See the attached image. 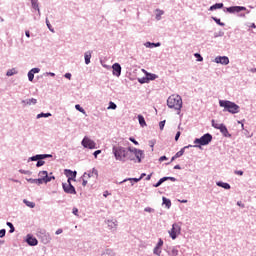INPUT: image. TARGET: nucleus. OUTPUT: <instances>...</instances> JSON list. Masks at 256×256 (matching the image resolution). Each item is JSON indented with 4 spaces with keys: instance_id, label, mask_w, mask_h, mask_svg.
Returning <instances> with one entry per match:
<instances>
[{
    "instance_id": "1",
    "label": "nucleus",
    "mask_w": 256,
    "mask_h": 256,
    "mask_svg": "<svg viewBox=\"0 0 256 256\" xmlns=\"http://www.w3.org/2000/svg\"><path fill=\"white\" fill-rule=\"evenodd\" d=\"M113 154L117 161H125L126 159L135 161L136 157L137 163H141V160L144 157L143 150L131 147L128 148V150L124 147H113Z\"/></svg>"
},
{
    "instance_id": "2",
    "label": "nucleus",
    "mask_w": 256,
    "mask_h": 256,
    "mask_svg": "<svg viewBox=\"0 0 256 256\" xmlns=\"http://www.w3.org/2000/svg\"><path fill=\"white\" fill-rule=\"evenodd\" d=\"M167 105L170 109L181 111L183 107V99H181V96L173 94L167 99Z\"/></svg>"
},
{
    "instance_id": "3",
    "label": "nucleus",
    "mask_w": 256,
    "mask_h": 256,
    "mask_svg": "<svg viewBox=\"0 0 256 256\" xmlns=\"http://www.w3.org/2000/svg\"><path fill=\"white\" fill-rule=\"evenodd\" d=\"M219 105L224 108V111H228V113H232L233 115H235V113H239V105L234 102L229 100H220Z\"/></svg>"
},
{
    "instance_id": "4",
    "label": "nucleus",
    "mask_w": 256,
    "mask_h": 256,
    "mask_svg": "<svg viewBox=\"0 0 256 256\" xmlns=\"http://www.w3.org/2000/svg\"><path fill=\"white\" fill-rule=\"evenodd\" d=\"M213 141V136L211 134H205L201 138L195 139V145H209Z\"/></svg>"
},
{
    "instance_id": "5",
    "label": "nucleus",
    "mask_w": 256,
    "mask_h": 256,
    "mask_svg": "<svg viewBox=\"0 0 256 256\" xmlns=\"http://www.w3.org/2000/svg\"><path fill=\"white\" fill-rule=\"evenodd\" d=\"M64 193H68V195H77V191L75 190V186L71 184V181L67 180L62 183Z\"/></svg>"
},
{
    "instance_id": "6",
    "label": "nucleus",
    "mask_w": 256,
    "mask_h": 256,
    "mask_svg": "<svg viewBox=\"0 0 256 256\" xmlns=\"http://www.w3.org/2000/svg\"><path fill=\"white\" fill-rule=\"evenodd\" d=\"M168 233L171 239H177V236L181 235V225L174 223L172 229Z\"/></svg>"
},
{
    "instance_id": "7",
    "label": "nucleus",
    "mask_w": 256,
    "mask_h": 256,
    "mask_svg": "<svg viewBox=\"0 0 256 256\" xmlns=\"http://www.w3.org/2000/svg\"><path fill=\"white\" fill-rule=\"evenodd\" d=\"M82 145H83V147H85L87 149H95L96 148L95 141L89 139L88 137H85L82 140Z\"/></svg>"
},
{
    "instance_id": "8",
    "label": "nucleus",
    "mask_w": 256,
    "mask_h": 256,
    "mask_svg": "<svg viewBox=\"0 0 256 256\" xmlns=\"http://www.w3.org/2000/svg\"><path fill=\"white\" fill-rule=\"evenodd\" d=\"M39 177L44 181V183H49L52 179L55 180L54 176L49 177V173H47V171H40Z\"/></svg>"
},
{
    "instance_id": "9",
    "label": "nucleus",
    "mask_w": 256,
    "mask_h": 256,
    "mask_svg": "<svg viewBox=\"0 0 256 256\" xmlns=\"http://www.w3.org/2000/svg\"><path fill=\"white\" fill-rule=\"evenodd\" d=\"M215 63H220V65H229V57L218 56L215 58Z\"/></svg>"
},
{
    "instance_id": "10",
    "label": "nucleus",
    "mask_w": 256,
    "mask_h": 256,
    "mask_svg": "<svg viewBox=\"0 0 256 256\" xmlns=\"http://www.w3.org/2000/svg\"><path fill=\"white\" fill-rule=\"evenodd\" d=\"M65 175L68 177V181H75L77 177V171L65 170Z\"/></svg>"
},
{
    "instance_id": "11",
    "label": "nucleus",
    "mask_w": 256,
    "mask_h": 256,
    "mask_svg": "<svg viewBox=\"0 0 256 256\" xmlns=\"http://www.w3.org/2000/svg\"><path fill=\"white\" fill-rule=\"evenodd\" d=\"M165 181H177V179H175V177H163L156 184H154V187H160V185H163Z\"/></svg>"
},
{
    "instance_id": "12",
    "label": "nucleus",
    "mask_w": 256,
    "mask_h": 256,
    "mask_svg": "<svg viewBox=\"0 0 256 256\" xmlns=\"http://www.w3.org/2000/svg\"><path fill=\"white\" fill-rule=\"evenodd\" d=\"M26 242L28 243V245H30L31 247H35V245H37L39 243V241H37V238L28 235L27 236V240Z\"/></svg>"
},
{
    "instance_id": "13",
    "label": "nucleus",
    "mask_w": 256,
    "mask_h": 256,
    "mask_svg": "<svg viewBox=\"0 0 256 256\" xmlns=\"http://www.w3.org/2000/svg\"><path fill=\"white\" fill-rule=\"evenodd\" d=\"M112 69L113 75H116V77H119V75H121V65L119 63L113 64Z\"/></svg>"
},
{
    "instance_id": "14",
    "label": "nucleus",
    "mask_w": 256,
    "mask_h": 256,
    "mask_svg": "<svg viewBox=\"0 0 256 256\" xmlns=\"http://www.w3.org/2000/svg\"><path fill=\"white\" fill-rule=\"evenodd\" d=\"M189 147H191V145L185 146L184 148H182L180 151H178V152L175 154V157H176L177 159H179V157H183V155L185 154V150H186V149H189Z\"/></svg>"
},
{
    "instance_id": "15",
    "label": "nucleus",
    "mask_w": 256,
    "mask_h": 256,
    "mask_svg": "<svg viewBox=\"0 0 256 256\" xmlns=\"http://www.w3.org/2000/svg\"><path fill=\"white\" fill-rule=\"evenodd\" d=\"M91 178V174L84 173L82 177V185L83 187H87V179Z\"/></svg>"
},
{
    "instance_id": "16",
    "label": "nucleus",
    "mask_w": 256,
    "mask_h": 256,
    "mask_svg": "<svg viewBox=\"0 0 256 256\" xmlns=\"http://www.w3.org/2000/svg\"><path fill=\"white\" fill-rule=\"evenodd\" d=\"M219 131L221 132L222 135H224V137H227V134L229 133V131L227 130V126L222 124V127L218 128Z\"/></svg>"
},
{
    "instance_id": "17",
    "label": "nucleus",
    "mask_w": 256,
    "mask_h": 256,
    "mask_svg": "<svg viewBox=\"0 0 256 256\" xmlns=\"http://www.w3.org/2000/svg\"><path fill=\"white\" fill-rule=\"evenodd\" d=\"M138 121L140 123V125L142 127H146L147 126V122H145V117H143V115H138Z\"/></svg>"
},
{
    "instance_id": "18",
    "label": "nucleus",
    "mask_w": 256,
    "mask_h": 256,
    "mask_svg": "<svg viewBox=\"0 0 256 256\" xmlns=\"http://www.w3.org/2000/svg\"><path fill=\"white\" fill-rule=\"evenodd\" d=\"M23 103H25L26 105H36L37 104V99L31 98V99H28V100H24Z\"/></svg>"
},
{
    "instance_id": "19",
    "label": "nucleus",
    "mask_w": 256,
    "mask_h": 256,
    "mask_svg": "<svg viewBox=\"0 0 256 256\" xmlns=\"http://www.w3.org/2000/svg\"><path fill=\"white\" fill-rule=\"evenodd\" d=\"M215 9H223V3H217L210 7V11H215Z\"/></svg>"
},
{
    "instance_id": "20",
    "label": "nucleus",
    "mask_w": 256,
    "mask_h": 256,
    "mask_svg": "<svg viewBox=\"0 0 256 256\" xmlns=\"http://www.w3.org/2000/svg\"><path fill=\"white\" fill-rule=\"evenodd\" d=\"M84 57L86 65H89L91 63V52H86Z\"/></svg>"
},
{
    "instance_id": "21",
    "label": "nucleus",
    "mask_w": 256,
    "mask_h": 256,
    "mask_svg": "<svg viewBox=\"0 0 256 256\" xmlns=\"http://www.w3.org/2000/svg\"><path fill=\"white\" fill-rule=\"evenodd\" d=\"M217 185L218 187H223V189H231V185H229V183L218 182Z\"/></svg>"
},
{
    "instance_id": "22",
    "label": "nucleus",
    "mask_w": 256,
    "mask_h": 256,
    "mask_svg": "<svg viewBox=\"0 0 256 256\" xmlns=\"http://www.w3.org/2000/svg\"><path fill=\"white\" fill-rule=\"evenodd\" d=\"M23 203H25V205L27 207H30V209H33L35 207V202H30V201L24 199Z\"/></svg>"
},
{
    "instance_id": "23",
    "label": "nucleus",
    "mask_w": 256,
    "mask_h": 256,
    "mask_svg": "<svg viewBox=\"0 0 256 256\" xmlns=\"http://www.w3.org/2000/svg\"><path fill=\"white\" fill-rule=\"evenodd\" d=\"M228 13H239L237 6L227 8Z\"/></svg>"
},
{
    "instance_id": "24",
    "label": "nucleus",
    "mask_w": 256,
    "mask_h": 256,
    "mask_svg": "<svg viewBox=\"0 0 256 256\" xmlns=\"http://www.w3.org/2000/svg\"><path fill=\"white\" fill-rule=\"evenodd\" d=\"M17 73V71L15 70V68L10 69L7 71L6 75L7 77H13V75H15Z\"/></svg>"
},
{
    "instance_id": "25",
    "label": "nucleus",
    "mask_w": 256,
    "mask_h": 256,
    "mask_svg": "<svg viewBox=\"0 0 256 256\" xmlns=\"http://www.w3.org/2000/svg\"><path fill=\"white\" fill-rule=\"evenodd\" d=\"M163 204L169 209V207H171V200L163 197Z\"/></svg>"
},
{
    "instance_id": "26",
    "label": "nucleus",
    "mask_w": 256,
    "mask_h": 256,
    "mask_svg": "<svg viewBox=\"0 0 256 256\" xmlns=\"http://www.w3.org/2000/svg\"><path fill=\"white\" fill-rule=\"evenodd\" d=\"M146 77H147V79H149L150 81H154V79H157V75H155V74H149V73H147V74H146Z\"/></svg>"
},
{
    "instance_id": "27",
    "label": "nucleus",
    "mask_w": 256,
    "mask_h": 256,
    "mask_svg": "<svg viewBox=\"0 0 256 256\" xmlns=\"http://www.w3.org/2000/svg\"><path fill=\"white\" fill-rule=\"evenodd\" d=\"M213 20L215 23H217V25H220V27H225V23H222L221 19L213 17Z\"/></svg>"
},
{
    "instance_id": "28",
    "label": "nucleus",
    "mask_w": 256,
    "mask_h": 256,
    "mask_svg": "<svg viewBox=\"0 0 256 256\" xmlns=\"http://www.w3.org/2000/svg\"><path fill=\"white\" fill-rule=\"evenodd\" d=\"M223 124H219L217 122H215V120H212V127H214V129H219L222 127Z\"/></svg>"
},
{
    "instance_id": "29",
    "label": "nucleus",
    "mask_w": 256,
    "mask_h": 256,
    "mask_svg": "<svg viewBox=\"0 0 256 256\" xmlns=\"http://www.w3.org/2000/svg\"><path fill=\"white\" fill-rule=\"evenodd\" d=\"M33 183H36L37 185H43L45 181L42 178L34 179Z\"/></svg>"
},
{
    "instance_id": "30",
    "label": "nucleus",
    "mask_w": 256,
    "mask_h": 256,
    "mask_svg": "<svg viewBox=\"0 0 256 256\" xmlns=\"http://www.w3.org/2000/svg\"><path fill=\"white\" fill-rule=\"evenodd\" d=\"M153 253H154V255L160 256V255H161V248H159L158 246H156V247L154 248Z\"/></svg>"
},
{
    "instance_id": "31",
    "label": "nucleus",
    "mask_w": 256,
    "mask_h": 256,
    "mask_svg": "<svg viewBox=\"0 0 256 256\" xmlns=\"http://www.w3.org/2000/svg\"><path fill=\"white\" fill-rule=\"evenodd\" d=\"M41 117H51V113H41L37 115V119H41Z\"/></svg>"
},
{
    "instance_id": "32",
    "label": "nucleus",
    "mask_w": 256,
    "mask_h": 256,
    "mask_svg": "<svg viewBox=\"0 0 256 256\" xmlns=\"http://www.w3.org/2000/svg\"><path fill=\"white\" fill-rule=\"evenodd\" d=\"M49 157H53V155H51V154H40L39 155L40 160L47 159Z\"/></svg>"
},
{
    "instance_id": "33",
    "label": "nucleus",
    "mask_w": 256,
    "mask_h": 256,
    "mask_svg": "<svg viewBox=\"0 0 256 256\" xmlns=\"http://www.w3.org/2000/svg\"><path fill=\"white\" fill-rule=\"evenodd\" d=\"M7 226L10 228V233H15V227L13 226V223L7 222Z\"/></svg>"
},
{
    "instance_id": "34",
    "label": "nucleus",
    "mask_w": 256,
    "mask_h": 256,
    "mask_svg": "<svg viewBox=\"0 0 256 256\" xmlns=\"http://www.w3.org/2000/svg\"><path fill=\"white\" fill-rule=\"evenodd\" d=\"M107 109L115 110V109H117V104H115L114 102H109V106H108Z\"/></svg>"
},
{
    "instance_id": "35",
    "label": "nucleus",
    "mask_w": 256,
    "mask_h": 256,
    "mask_svg": "<svg viewBox=\"0 0 256 256\" xmlns=\"http://www.w3.org/2000/svg\"><path fill=\"white\" fill-rule=\"evenodd\" d=\"M75 109H77V111H80V113H83L85 115V109H83L81 105L77 104L75 106Z\"/></svg>"
},
{
    "instance_id": "36",
    "label": "nucleus",
    "mask_w": 256,
    "mask_h": 256,
    "mask_svg": "<svg viewBox=\"0 0 256 256\" xmlns=\"http://www.w3.org/2000/svg\"><path fill=\"white\" fill-rule=\"evenodd\" d=\"M33 9H37L39 11V4H37V0H32Z\"/></svg>"
},
{
    "instance_id": "37",
    "label": "nucleus",
    "mask_w": 256,
    "mask_h": 256,
    "mask_svg": "<svg viewBox=\"0 0 256 256\" xmlns=\"http://www.w3.org/2000/svg\"><path fill=\"white\" fill-rule=\"evenodd\" d=\"M28 79L29 81H33L35 79V74L31 72V70L28 72Z\"/></svg>"
},
{
    "instance_id": "38",
    "label": "nucleus",
    "mask_w": 256,
    "mask_h": 256,
    "mask_svg": "<svg viewBox=\"0 0 256 256\" xmlns=\"http://www.w3.org/2000/svg\"><path fill=\"white\" fill-rule=\"evenodd\" d=\"M149 45H152V47H161V43H159V42L156 43V44H155V43H152V44H151V42H148V43L146 44V47H149Z\"/></svg>"
},
{
    "instance_id": "39",
    "label": "nucleus",
    "mask_w": 256,
    "mask_h": 256,
    "mask_svg": "<svg viewBox=\"0 0 256 256\" xmlns=\"http://www.w3.org/2000/svg\"><path fill=\"white\" fill-rule=\"evenodd\" d=\"M43 165H45V161L43 160H38L36 167H43Z\"/></svg>"
},
{
    "instance_id": "40",
    "label": "nucleus",
    "mask_w": 256,
    "mask_h": 256,
    "mask_svg": "<svg viewBox=\"0 0 256 256\" xmlns=\"http://www.w3.org/2000/svg\"><path fill=\"white\" fill-rule=\"evenodd\" d=\"M194 57H197V61H203V56L199 53L194 54Z\"/></svg>"
},
{
    "instance_id": "41",
    "label": "nucleus",
    "mask_w": 256,
    "mask_h": 256,
    "mask_svg": "<svg viewBox=\"0 0 256 256\" xmlns=\"http://www.w3.org/2000/svg\"><path fill=\"white\" fill-rule=\"evenodd\" d=\"M159 128H160V131H163V129L165 128V120L164 121H161L159 123Z\"/></svg>"
},
{
    "instance_id": "42",
    "label": "nucleus",
    "mask_w": 256,
    "mask_h": 256,
    "mask_svg": "<svg viewBox=\"0 0 256 256\" xmlns=\"http://www.w3.org/2000/svg\"><path fill=\"white\" fill-rule=\"evenodd\" d=\"M172 255L173 256H177V255H179V250L178 249H172Z\"/></svg>"
},
{
    "instance_id": "43",
    "label": "nucleus",
    "mask_w": 256,
    "mask_h": 256,
    "mask_svg": "<svg viewBox=\"0 0 256 256\" xmlns=\"http://www.w3.org/2000/svg\"><path fill=\"white\" fill-rule=\"evenodd\" d=\"M39 71H41L39 68H33L30 70V72H32L34 75L35 73H39Z\"/></svg>"
},
{
    "instance_id": "44",
    "label": "nucleus",
    "mask_w": 256,
    "mask_h": 256,
    "mask_svg": "<svg viewBox=\"0 0 256 256\" xmlns=\"http://www.w3.org/2000/svg\"><path fill=\"white\" fill-rule=\"evenodd\" d=\"M156 247H159L161 249V247H163V240L159 239L158 244L156 245Z\"/></svg>"
},
{
    "instance_id": "45",
    "label": "nucleus",
    "mask_w": 256,
    "mask_h": 256,
    "mask_svg": "<svg viewBox=\"0 0 256 256\" xmlns=\"http://www.w3.org/2000/svg\"><path fill=\"white\" fill-rule=\"evenodd\" d=\"M39 160H40L39 155L31 157V161H39Z\"/></svg>"
},
{
    "instance_id": "46",
    "label": "nucleus",
    "mask_w": 256,
    "mask_h": 256,
    "mask_svg": "<svg viewBox=\"0 0 256 256\" xmlns=\"http://www.w3.org/2000/svg\"><path fill=\"white\" fill-rule=\"evenodd\" d=\"M238 7V13H240V11H246L247 8L243 7V6H237Z\"/></svg>"
},
{
    "instance_id": "47",
    "label": "nucleus",
    "mask_w": 256,
    "mask_h": 256,
    "mask_svg": "<svg viewBox=\"0 0 256 256\" xmlns=\"http://www.w3.org/2000/svg\"><path fill=\"white\" fill-rule=\"evenodd\" d=\"M5 233H6L5 229L0 230V237L1 238L5 237Z\"/></svg>"
},
{
    "instance_id": "48",
    "label": "nucleus",
    "mask_w": 256,
    "mask_h": 256,
    "mask_svg": "<svg viewBox=\"0 0 256 256\" xmlns=\"http://www.w3.org/2000/svg\"><path fill=\"white\" fill-rule=\"evenodd\" d=\"M180 137H181V132H177L175 136V141H179Z\"/></svg>"
},
{
    "instance_id": "49",
    "label": "nucleus",
    "mask_w": 256,
    "mask_h": 256,
    "mask_svg": "<svg viewBox=\"0 0 256 256\" xmlns=\"http://www.w3.org/2000/svg\"><path fill=\"white\" fill-rule=\"evenodd\" d=\"M129 140L134 143V145H139V142L135 140V138H129Z\"/></svg>"
},
{
    "instance_id": "50",
    "label": "nucleus",
    "mask_w": 256,
    "mask_h": 256,
    "mask_svg": "<svg viewBox=\"0 0 256 256\" xmlns=\"http://www.w3.org/2000/svg\"><path fill=\"white\" fill-rule=\"evenodd\" d=\"M100 153H101V150H96V151L94 152V157H95V159H97V155H100Z\"/></svg>"
},
{
    "instance_id": "51",
    "label": "nucleus",
    "mask_w": 256,
    "mask_h": 256,
    "mask_svg": "<svg viewBox=\"0 0 256 256\" xmlns=\"http://www.w3.org/2000/svg\"><path fill=\"white\" fill-rule=\"evenodd\" d=\"M234 173L235 175H240V176L243 175V171L241 170H236Z\"/></svg>"
},
{
    "instance_id": "52",
    "label": "nucleus",
    "mask_w": 256,
    "mask_h": 256,
    "mask_svg": "<svg viewBox=\"0 0 256 256\" xmlns=\"http://www.w3.org/2000/svg\"><path fill=\"white\" fill-rule=\"evenodd\" d=\"M144 211H146V213H151V211H153V209L150 207H147L144 209Z\"/></svg>"
},
{
    "instance_id": "53",
    "label": "nucleus",
    "mask_w": 256,
    "mask_h": 256,
    "mask_svg": "<svg viewBox=\"0 0 256 256\" xmlns=\"http://www.w3.org/2000/svg\"><path fill=\"white\" fill-rule=\"evenodd\" d=\"M61 233H63V229H58V230L56 231V235H61Z\"/></svg>"
},
{
    "instance_id": "54",
    "label": "nucleus",
    "mask_w": 256,
    "mask_h": 256,
    "mask_svg": "<svg viewBox=\"0 0 256 256\" xmlns=\"http://www.w3.org/2000/svg\"><path fill=\"white\" fill-rule=\"evenodd\" d=\"M159 161H167V156L160 157Z\"/></svg>"
},
{
    "instance_id": "55",
    "label": "nucleus",
    "mask_w": 256,
    "mask_h": 256,
    "mask_svg": "<svg viewBox=\"0 0 256 256\" xmlns=\"http://www.w3.org/2000/svg\"><path fill=\"white\" fill-rule=\"evenodd\" d=\"M65 77H66V79H71V73H66Z\"/></svg>"
},
{
    "instance_id": "56",
    "label": "nucleus",
    "mask_w": 256,
    "mask_h": 256,
    "mask_svg": "<svg viewBox=\"0 0 256 256\" xmlns=\"http://www.w3.org/2000/svg\"><path fill=\"white\" fill-rule=\"evenodd\" d=\"M73 213H74L75 215H77V213H79V209L73 208Z\"/></svg>"
},
{
    "instance_id": "57",
    "label": "nucleus",
    "mask_w": 256,
    "mask_h": 256,
    "mask_svg": "<svg viewBox=\"0 0 256 256\" xmlns=\"http://www.w3.org/2000/svg\"><path fill=\"white\" fill-rule=\"evenodd\" d=\"M133 181H135V183H139V181H141V178H133Z\"/></svg>"
},
{
    "instance_id": "58",
    "label": "nucleus",
    "mask_w": 256,
    "mask_h": 256,
    "mask_svg": "<svg viewBox=\"0 0 256 256\" xmlns=\"http://www.w3.org/2000/svg\"><path fill=\"white\" fill-rule=\"evenodd\" d=\"M46 24H47V27L51 29V24L49 23L48 19H46Z\"/></svg>"
},
{
    "instance_id": "59",
    "label": "nucleus",
    "mask_w": 256,
    "mask_h": 256,
    "mask_svg": "<svg viewBox=\"0 0 256 256\" xmlns=\"http://www.w3.org/2000/svg\"><path fill=\"white\" fill-rule=\"evenodd\" d=\"M151 180V174H149L147 177H146V181H150Z\"/></svg>"
},
{
    "instance_id": "60",
    "label": "nucleus",
    "mask_w": 256,
    "mask_h": 256,
    "mask_svg": "<svg viewBox=\"0 0 256 256\" xmlns=\"http://www.w3.org/2000/svg\"><path fill=\"white\" fill-rule=\"evenodd\" d=\"M25 35H26V37H31L29 31H26V32H25Z\"/></svg>"
},
{
    "instance_id": "61",
    "label": "nucleus",
    "mask_w": 256,
    "mask_h": 256,
    "mask_svg": "<svg viewBox=\"0 0 256 256\" xmlns=\"http://www.w3.org/2000/svg\"><path fill=\"white\" fill-rule=\"evenodd\" d=\"M250 27H251L252 29H256L255 23H252Z\"/></svg>"
},
{
    "instance_id": "62",
    "label": "nucleus",
    "mask_w": 256,
    "mask_h": 256,
    "mask_svg": "<svg viewBox=\"0 0 256 256\" xmlns=\"http://www.w3.org/2000/svg\"><path fill=\"white\" fill-rule=\"evenodd\" d=\"M174 169H181V166L180 165H176V166H174Z\"/></svg>"
},
{
    "instance_id": "63",
    "label": "nucleus",
    "mask_w": 256,
    "mask_h": 256,
    "mask_svg": "<svg viewBox=\"0 0 256 256\" xmlns=\"http://www.w3.org/2000/svg\"><path fill=\"white\" fill-rule=\"evenodd\" d=\"M108 195H109V192H107V191L104 192V194H103L104 197H107Z\"/></svg>"
},
{
    "instance_id": "64",
    "label": "nucleus",
    "mask_w": 256,
    "mask_h": 256,
    "mask_svg": "<svg viewBox=\"0 0 256 256\" xmlns=\"http://www.w3.org/2000/svg\"><path fill=\"white\" fill-rule=\"evenodd\" d=\"M175 159H177V157H175V155L171 158V161H175Z\"/></svg>"
}]
</instances>
